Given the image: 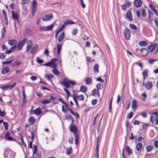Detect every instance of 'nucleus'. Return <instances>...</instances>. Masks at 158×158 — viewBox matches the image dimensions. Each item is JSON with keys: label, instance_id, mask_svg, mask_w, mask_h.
Listing matches in <instances>:
<instances>
[{"label": "nucleus", "instance_id": "1", "mask_svg": "<svg viewBox=\"0 0 158 158\" xmlns=\"http://www.w3.org/2000/svg\"><path fill=\"white\" fill-rule=\"evenodd\" d=\"M65 118L66 120H68L69 121H71V123L69 128L70 131L73 133L75 138V143L76 145H77L79 144L80 135L78 133V129L77 126L74 124V119L71 114H66Z\"/></svg>", "mask_w": 158, "mask_h": 158}, {"label": "nucleus", "instance_id": "2", "mask_svg": "<svg viewBox=\"0 0 158 158\" xmlns=\"http://www.w3.org/2000/svg\"><path fill=\"white\" fill-rule=\"evenodd\" d=\"M61 84L64 87L63 89V90L66 92L67 96L68 98L69 97L71 96V94L67 89L71 87L70 85L73 86L76 85L77 83L74 81L65 78L64 80L61 81Z\"/></svg>", "mask_w": 158, "mask_h": 158}, {"label": "nucleus", "instance_id": "3", "mask_svg": "<svg viewBox=\"0 0 158 158\" xmlns=\"http://www.w3.org/2000/svg\"><path fill=\"white\" fill-rule=\"evenodd\" d=\"M27 40V39L25 38L19 43L17 46L18 50H20L23 49V46Z\"/></svg>", "mask_w": 158, "mask_h": 158}, {"label": "nucleus", "instance_id": "4", "mask_svg": "<svg viewBox=\"0 0 158 158\" xmlns=\"http://www.w3.org/2000/svg\"><path fill=\"white\" fill-rule=\"evenodd\" d=\"M124 36L126 40H128L131 37V33L130 30L127 27L124 30Z\"/></svg>", "mask_w": 158, "mask_h": 158}, {"label": "nucleus", "instance_id": "5", "mask_svg": "<svg viewBox=\"0 0 158 158\" xmlns=\"http://www.w3.org/2000/svg\"><path fill=\"white\" fill-rule=\"evenodd\" d=\"M144 81L145 80H143L142 83V85L143 86H144L145 88L147 89H151L153 86L152 82L150 81H147L145 84Z\"/></svg>", "mask_w": 158, "mask_h": 158}, {"label": "nucleus", "instance_id": "6", "mask_svg": "<svg viewBox=\"0 0 158 158\" xmlns=\"http://www.w3.org/2000/svg\"><path fill=\"white\" fill-rule=\"evenodd\" d=\"M131 2L126 1L125 4L122 5L121 6L123 10H126L127 9L130 8L131 7Z\"/></svg>", "mask_w": 158, "mask_h": 158}, {"label": "nucleus", "instance_id": "7", "mask_svg": "<svg viewBox=\"0 0 158 158\" xmlns=\"http://www.w3.org/2000/svg\"><path fill=\"white\" fill-rule=\"evenodd\" d=\"M5 137L6 139L10 141H15L16 139L10 137V133L8 131H6L5 134Z\"/></svg>", "mask_w": 158, "mask_h": 158}, {"label": "nucleus", "instance_id": "8", "mask_svg": "<svg viewBox=\"0 0 158 158\" xmlns=\"http://www.w3.org/2000/svg\"><path fill=\"white\" fill-rule=\"evenodd\" d=\"M150 121L151 123L156 125H158V116L155 118L154 116L152 115L150 116Z\"/></svg>", "mask_w": 158, "mask_h": 158}, {"label": "nucleus", "instance_id": "9", "mask_svg": "<svg viewBox=\"0 0 158 158\" xmlns=\"http://www.w3.org/2000/svg\"><path fill=\"white\" fill-rule=\"evenodd\" d=\"M16 84V83H15L13 84V85H6L3 87H2L0 88L2 89L3 90H5L6 89V90H8L9 89H13L15 86Z\"/></svg>", "mask_w": 158, "mask_h": 158}, {"label": "nucleus", "instance_id": "10", "mask_svg": "<svg viewBox=\"0 0 158 158\" xmlns=\"http://www.w3.org/2000/svg\"><path fill=\"white\" fill-rule=\"evenodd\" d=\"M66 109H65L64 108V106L63 105L62 106V111L64 113H66L68 111H69L70 113L73 115H75V113L73 111V110L70 108L67 107L66 108Z\"/></svg>", "mask_w": 158, "mask_h": 158}, {"label": "nucleus", "instance_id": "11", "mask_svg": "<svg viewBox=\"0 0 158 158\" xmlns=\"http://www.w3.org/2000/svg\"><path fill=\"white\" fill-rule=\"evenodd\" d=\"M126 18L130 21H131L133 20L132 13L131 10H128L127 11Z\"/></svg>", "mask_w": 158, "mask_h": 158}, {"label": "nucleus", "instance_id": "12", "mask_svg": "<svg viewBox=\"0 0 158 158\" xmlns=\"http://www.w3.org/2000/svg\"><path fill=\"white\" fill-rule=\"evenodd\" d=\"M131 107L132 110L135 111L137 107V101L135 99H133L131 104Z\"/></svg>", "mask_w": 158, "mask_h": 158}, {"label": "nucleus", "instance_id": "13", "mask_svg": "<svg viewBox=\"0 0 158 158\" xmlns=\"http://www.w3.org/2000/svg\"><path fill=\"white\" fill-rule=\"evenodd\" d=\"M72 96H74L76 99H77L79 101H83L84 99V97L82 94L77 95V94L74 93L72 95Z\"/></svg>", "mask_w": 158, "mask_h": 158}, {"label": "nucleus", "instance_id": "14", "mask_svg": "<svg viewBox=\"0 0 158 158\" xmlns=\"http://www.w3.org/2000/svg\"><path fill=\"white\" fill-rule=\"evenodd\" d=\"M33 46V42L31 40L29 41L26 47V51L28 52L31 48Z\"/></svg>", "mask_w": 158, "mask_h": 158}, {"label": "nucleus", "instance_id": "15", "mask_svg": "<svg viewBox=\"0 0 158 158\" xmlns=\"http://www.w3.org/2000/svg\"><path fill=\"white\" fill-rule=\"evenodd\" d=\"M148 53V51L147 49L143 48L140 50V54L143 56H146Z\"/></svg>", "mask_w": 158, "mask_h": 158}, {"label": "nucleus", "instance_id": "16", "mask_svg": "<svg viewBox=\"0 0 158 158\" xmlns=\"http://www.w3.org/2000/svg\"><path fill=\"white\" fill-rule=\"evenodd\" d=\"M93 96H95L99 97V91L98 89H93L91 92Z\"/></svg>", "mask_w": 158, "mask_h": 158}, {"label": "nucleus", "instance_id": "17", "mask_svg": "<svg viewBox=\"0 0 158 158\" xmlns=\"http://www.w3.org/2000/svg\"><path fill=\"white\" fill-rule=\"evenodd\" d=\"M52 18V14H47L45 15L44 17H43V20L44 21L50 20Z\"/></svg>", "mask_w": 158, "mask_h": 158}, {"label": "nucleus", "instance_id": "18", "mask_svg": "<svg viewBox=\"0 0 158 158\" xmlns=\"http://www.w3.org/2000/svg\"><path fill=\"white\" fill-rule=\"evenodd\" d=\"M19 15L18 14L15 13L14 10L12 11V17L14 19L19 21Z\"/></svg>", "mask_w": 158, "mask_h": 158}, {"label": "nucleus", "instance_id": "19", "mask_svg": "<svg viewBox=\"0 0 158 158\" xmlns=\"http://www.w3.org/2000/svg\"><path fill=\"white\" fill-rule=\"evenodd\" d=\"M10 70V68L8 67H5L3 68L1 71L2 73L3 74H5L8 73Z\"/></svg>", "mask_w": 158, "mask_h": 158}, {"label": "nucleus", "instance_id": "20", "mask_svg": "<svg viewBox=\"0 0 158 158\" xmlns=\"http://www.w3.org/2000/svg\"><path fill=\"white\" fill-rule=\"evenodd\" d=\"M18 42L15 40H10L8 41V44L11 46H16Z\"/></svg>", "mask_w": 158, "mask_h": 158}, {"label": "nucleus", "instance_id": "21", "mask_svg": "<svg viewBox=\"0 0 158 158\" xmlns=\"http://www.w3.org/2000/svg\"><path fill=\"white\" fill-rule=\"evenodd\" d=\"M28 121L30 124L33 125L35 122V119L33 116H31L28 118Z\"/></svg>", "mask_w": 158, "mask_h": 158}, {"label": "nucleus", "instance_id": "22", "mask_svg": "<svg viewBox=\"0 0 158 158\" xmlns=\"http://www.w3.org/2000/svg\"><path fill=\"white\" fill-rule=\"evenodd\" d=\"M85 82L86 85H90L92 83V79L91 77H87L85 79Z\"/></svg>", "mask_w": 158, "mask_h": 158}, {"label": "nucleus", "instance_id": "23", "mask_svg": "<svg viewBox=\"0 0 158 158\" xmlns=\"http://www.w3.org/2000/svg\"><path fill=\"white\" fill-rule=\"evenodd\" d=\"M134 3L135 6L137 7H140L142 5V2L140 0H136Z\"/></svg>", "mask_w": 158, "mask_h": 158}, {"label": "nucleus", "instance_id": "24", "mask_svg": "<svg viewBox=\"0 0 158 158\" xmlns=\"http://www.w3.org/2000/svg\"><path fill=\"white\" fill-rule=\"evenodd\" d=\"M38 48V47L37 45H34L32 49L30 51V53L32 54L35 53L36 52Z\"/></svg>", "mask_w": 158, "mask_h": 158}, {"label": "nucleus", "instance_id": "25", "mask_svg": "<svg viewBox=\"0 0 158 158\" xmlns=\"http://www.w3.org/2000/svg\"><path fill=\"white\" fill-rule=\"evenodd\" d=\"M64 37V32H62L60 35L58 39V41L59 42H62Z\"/></svg>", "mask_w": 158, "mask_h": 158}, {"label": "nucleus", "instance_id": "26", "mask_svg": "<svg viewBox=\"0 0 158 158\" xmlns=\"http://www.w3.org/2000/svg\"><path fill=\"white\" fill-rule=\"evenodd\" d=\"M125 149L128 153L129 155H131L132 153V150L128 146H126L125 147Z\"/></svg>", "mask_w": 158, "mask_h": 158}, {"label": "nucleus", "instance_id": "27", "mask_svg": "<svg viewBox=\"0 0 158 158\" xmlns=\"http://www.w3.org/2000/svg\"><path fill=\"white\" fill-rule=\"evenodd\" d=\"M21 63V62L19 61H16L14 62L11 64V67L12 68H14L16 66H18Z\"/></svg>", "mask_w": 158, "mask_h": 158}, {"label": "nucleus", "instance_id": "28", "mask_svg": "<svg viewBox=\"0 0 158 158\" xmlns=\"http://www.w3.org/2000/svg\"><path fill=\"white\" fill-rule=\"evenodd\" d=\"M80 91L84 93H85L87 91V88L86 86L82 85L80 87Z\"/></svg>", "mask_w": 158, "mask_h": 158}, {"label": "nucleus", "instance_id": "29", "mask_svg": "<svg viewBox=\"0 0 158 158\" xmlns=\"http://www.w3.org/2000/svg\"><path fill=\"white\" fill-rule=\"evenodd\" d=\"M42 113L41 109L39 108H37L34 111V113L35 114L38 115Z\"/></svg>", "mask_w": 158, "mask_h": 158}, {"label": "nucleus", "instance_id": "30", "mask_svg": "<svg viewBox=\"0 0 158 158\" xmlns=\"http://www.w3.org/2000/svg\"><path fill=\"white\" fill-rule=\"evenodd\" d=\"M6 30L5 27H3L1 30V33L2 34L1 38L2 39L4 38L6 33Z\"/></svg>", "mask_w": 158, "mask_h": 158}, {"label": "nucleus", "instance_id": "31", "mask_svg": "<svg viewBox=\"0 0 158 158\" xmlns=\"http://www.w3.org/2000/svg\"><path fill=\"white\" fill-rule=\"evenodd\" d=\"M37 2L35 0H33L32 3V10H35L37 7Z\"/></svg>", "mask_w": 158, "mask_h": 158}, {"label": "nucleus", "instance_id": "32", "mask_svg": "<svg viewBox=\"0 0 158 158\" xmlns=\"http://www.w3.org/2000/svg\"><path fill=\"white\" fill-rule=\"evenodd\" d=\"M148 70L146 69L144 70L142 72V74L143 77V80H145L146 77L148 75Z\"/></svg>", "mask_w": 158, "mask_h": 158}, {"label": "nucleus", "instance_id": "33", "mask_svg": "<svg viewBox=\"0 0 158 158\" xmlns=\"http://www.w3.org/2000/svg\"><path fill=\"white\" fill-rule=\"evenodd\" d=\"M148 48L150 52H152L155 50V47L154 44H152L148 46Z\"/></svg>", "mask_w": 158, "mask_h": 158}, {"label": "nucleus", "instance_id": "34", "mask_svg": "<svg viewBox=\"0 0 158 158\" xmlns=\"http://www.w3.org/2000/svg\"><path fill=\"white\" fill-rule=\"evenodd\" d=\"M153 148V146L152 145H150L148 146H146V150L148 152L151 151Z\"/></svg>", "mask_w": 158, "mask_h": 158}, {"label": "nucleus", "instance_id": "35", "mask_svg": "<svg viewBox=\"0 0 158 158\" xmlns=\"http://www.w3.org/2000/svg\"><path fill=\"white\" fill-rule=\"evenodd\" d=\"M142 147V144L141 143H138L136 145V148L138 151H139L141 150Z\"/></svg>", "mask_w": 158, "mask_h": 158}, {"label": "nucleus", "instance_id": "36", "mask_svg": "<svg viewBox=\"0 0 158 158\" xmlns=\"http://www.w3.org/2000/svg\"><path fill=\"white\" fill-rule=\"evenodd\" d=\"M64 23L65 24L67 25L69 24H74L75 23V22L72 21L71 20L69 19L66 20Z\"/></svg>", "mask_w": 158, "mask_h": 158}, {"label": "nucleus", "instance_id": "37", "mask_svg": "<svg viewBox=\"0 0 158 158\" xmlns=\"http://www.w3.org/2000/svg\"><path fill=\"white\" fill-rule=\"evenodd\" d=\"M30 131L31 135V139H32V140H34L35 135L36 133V131H34V130H33V131L31 130Z\"/></svg>", "mask_w": 158, "mask_h": 158}, {"label": "nucleus", "instance_id": "38", "mask_svg": "<svg viewBox=\"0 0 158 158\" xmlns=\"http://www.w3.org/2000/svg\"><path fill=\"white\" fill-rule=\"evenodd\" d=\"M57 55H59L60 54V52L61 48V46L60 44H58L57 45Z\"/></svg>", "mask_w": 158, "mask_h": 158}, {"label": "nucleus", "instance_id": "39", "mask_svg": "<svg viewBox=\"0 0 158 158\" xmlns=\"http://www.w3.org/2000/svg\"><path fill=\"white\" fill-rule=\"evenodd\" d=\"M139 44L140 46H146L148 45V43L145 41H142L140 42Z\"/></svg>", "mask_w": 158, "mask_h": 158}, {"label": "nucleus", "instance_id": "40", "mask_svg": "<svg viewBox=\"0 0 158 158\" xmlns=\"http://www.w3.org/2000/svg\"><path fill=\"white\" fill-rule=\"evenodd\" d=\"M99 65L98 64H95L94 67L93 69L95 72L97 73L99 72Z\"/></svg>", "mask_w": 158, "mask_h": 158}, {"label": "nucleus", "instance_id": "41", "mask_svg": "<svg viewBox=\"0 0 158 158\" xmlns=\"http://www.w3.org/2000/svg\"><path fill=\"white\" fill-rule=\"evenodd\" d=\"M113 98V97H112L110 101L109 106V112L110 113H112V103Z\"/></svg>", "mask_w": 158, "mask_h": 158}, {"label": "nucleus", "instance_id": "42", "mask_svg": "<svg viewBox=\"0 0 158 158\" xmlns=\"http://www.w3.org/2000/svg\"><path fill=\"white\" fill-rule=\"evenodd\" d=\"M72 148L71 147H70L69 148L67 149L66 151V154L68 155H69L72 153Z\"/></svg>", "mask_w": 158, "mask_h": 158}, {"label": "nucleus", "instance_id": "43", "mask_svg": "<svg viewBox=\"0 0 158 158\" xmlns=\"http://www.w3.org/2000/svg\"><path fill=\"white\" fill-rule=\"evenodd\" d=\"M99 139V137H98L97 138V142L96 145V152L98 153L99 151V145H98V142Z\"/></svg>", "mask_w": 158, "mask_h": 158}, {"label": "nucleus", "instance_id": "44", "mask_svg": "<svg viewBox=\"0 0 158 158\" xmlns=\"http://www.w3.org/2000/svg\"><path fill=\"white\" fill-rule=\"evenodd\" d=\"M54 26L53 24H52L49 26H48L46 27V30L48 31H51L52 30L53 27Z\"/></svg>", "mask_w": 158, "mask_h": 158}, {"label": "nucleus", "instance_id": "45", "mask_svg": "<svg viewBox=\"0 0 158 158\" xmlns=\"http://www.w3.org/2000/svg\"><path fill=\"white\" fill-rule=\"evenodd\" d=\"M129 26H130V28L131 29H133L134 30H136L137 29V27L136 26V25H134L133 24H132V23L130 24H129Z\"/></svg>", "mask_w": 158, "mask_h": 158}, {"label": "nucleus", "instance_id": "46", "mask_svg": "<svg viewBox=\"0 0 158 158\" xmlns=\"http://www.w3.org/2000/svg\"><path fill=\"white\" fill-rule=\"evenodd\" d=\"M58 100L59 101L63 103L65 105V108H67V107H68V104L65 102H64V100L62 99H61V98H58Z\"/></svg>", "mask_w": 158, "mask_h": 158}, {"label": "nucleus", "instance_id": "47", "mask_svg": "<svg viewBox=\"0 0 158 158\" xmlns=\"http://www.w3.org/2000/svg\"><path fill=\"white\" fill-rule=\"evenodd\" d=\"M51 102V101L50 100H43L41 101V103L43 104H49Z\"/></svg>", "mask_w": 158, "mask_h": 158}, {"label": "nucleus", "instance_id": "48", "mask_svg": "<svg viewBox=\"0 0 158 158\" xmlns=\"http://www.w3.org/2000/svg\"><path fill=\"white\" fill-rule=\"evenodd\" d=\"M38 150V148L36 145H33V153L34 154H36Z\"/></svg>", "mask_w": 158, "mask_h": 158}, {"label": "nucleus", "instance_id": "49", "mask_svg": "<svg viewBox=\"0 0 158 158\" xmlns=\"http://www.w3.org/2000/svg\"><path fill=\"white\" fill-rule=\"evenodd\" d=\"M52 72L55 75H58L60 73L59 72L57 69V68L56 69H52Z\"/></svg>", "mask_w": 158, "mask_h": 158}, {"label": "nucleus", "instance_id": "50", "mask_svg": "<svg viewBox=\"0 0 158 158\" xmlns=\"http://www.w3.org/2000/svg\"><path fill=\"white\" fill-rule=\"evenodd\" d=\"M3 124L4 127L6 130H7L8 129L9 125L7 122H4L3 123Z\"/></svg>", "mask_w": 158, "mask_h": 158}, {"label": "nucleus", "instance_id": "51", "mask_svg": "<svg viewBox=\"0 0 158 158\" xmlns=\"http://www.w3.org/2000/svg\"><path fill=\"white\" fill-rule=\"evenodd\" d=\"M133 113L132 111H131L130 113H129L127 115V118H128V119H130L133 116Z\"/></svg>", "mask_w": 158, "mask_h": 158}, {"label": "nucleus", "instance_id": "52", "mask_svg": "<svg viewBox=\"0 0 158 158\" xmlns=\"http://www.w3.org/2000/svg\"><path fill=\"white\" fill-rule=\"evenodd\" d=\"M152 15V13L151 12V10H148V18L150 21L152 20V19H151V17Z\"/></svg>", "mask_w": 158, "mask_h": 158}, {"label": "nucleus", "instance_id": "53", "mask_svg": "<svg viewBox=\"0 0 158 158\" xmlns=\"http://www.w3.org/2000/svg\"><path fill=\"white\" fill-rule=\"evenodd\" d=\"M37 62L39 64H41L44 62V60L42 59H40L39 57H38L36 59Z\"/></svg>", "mask_w": 158, "mask_h": 158}, {"label": "nucleus", "instance_id": "54", "mask_svg": "<svg viewBox=\"0 0 158 158\" xmlns=\"http://www.w3.org/2000/svg\"><path fill=\"white\" fill-rule=\"evenodd\" d=\"M77 30L76 28L73 29L72 32V34L73 35H77Z\"/></svg>", "mask_w": 158, "mask_h": 158}, {"label": "nucleus", "instance_id": "55", "mask_svg": "<svg viewBox=\"0 0 158 158\" xmlns=\"http://www.w3.org/2000/svg\"><path fill=\"white\" fill-rule=\"evenodd\" d=\"M102 86H103L102 84H100V83L98 84L97 85V86H96L97 89H98V90H100L101 89V87Z\"/></svg>", "mask_w": 158, "mask_h": 158}, {"label": "nucleus", "instance_id": "56", "mask_svg": "<svg viewBox=\"0 0 158 158\" xmlns=\"http://www.w3.org/2000/svg\"><path fill=\"white\" fill-rule=\"evenodd\" d=\"M148 126V124L146 123H143L142 125V128L143 129L146 130L147 127Z\"/></svg>", "mask_w": 158, "mask_h": 158}, {"label": "nucleus", "instance_id": "57", "mask_svg": "<svg viewBox=\"0 0 158 158\" xmlns=\"http://www.w3.org/2000/svg\"><path fill=\"white\" fill-rule=\"evenodd\" d=\"M13 60H11L7 61H2V63L3 64H10L13 61Z\"/></svg>", "mask_w": 158, "mask_h": 158}, {"label": "nucleus", "instance_id": "58", "mask_svg": "<svg viewBox=\"0 0 158 158\" xmlns=\"http://www.w3.org/2000/svg\"><path fill=\"white\" fill-rule=\"evenodd\" d=\"M22 89L23 98H26V95L25 93L24 86H23Z\"/></svg>", "mask_w": 158, "mask_h": 158}, {"label": "nucleus", "instance_id": "59", "mask_svg": "<svg viewBox=\"0 0 158 158\" xmlns=\"http://www.w3.org/2000/svg\"><path fill=\"white\" fill-rule=\"evenodd\" d=\"M44 77L48 81H52V80L50 77L49 75L48 74H45Z\"/></svg>", "mask_w": 158, "mask_h": 158}, {"label": "nucleus", "instance_id": "60", "mask_svg": "<svg viewBox=\"0 0 158 158\" xmlns=\"http://www.w3.org/2000/svg\"><path fill=\"white\" fill-rule=\"evenodd\" d=\"M6 56V55L4 53H0V58L4 59Z\"/></svg>", "mask_w": 158, "mask_h": 158}, {"label": "nucleus", "instance_id": "61", "mask_svg": "<svg viewBox=\"0 0 158 158\" xmlns=\"http://www.w3.org/2000/svg\"><path fill=\"white\" fill-rule=\"evenodd\" d=\"M52 64L51 65L50 67L53 68V69H56L57 68V65L55 63H52Z\"/></svg>", "mask_w": 158, "mask_h": 158}, {"label": "nucleus", "instance_id": "62", "mask_svg": "<svg viewBox=\"0 0 158 158\" xmlns=\"http://www.w3.org/2000/svg\"><path fill=\"white\" fill-rule=\"evenodd\" d=\"M156 61V60L154 59H150L148 60V62L151 64H153L154 62Z\"/></svg>", "mask_w": 158, "mask_h": 158}, {"label": "nucleus", "instance_id": "63", "mask_svg": "<svg viewBox=\"0 0 158 158\" xmlns=\"http://www.w3.org/2000/svg\"><path fill=\"white\" fill-rule=\"evenodd\" d=\"M98 102V100L97 99H94L92 101L91 103L93 105H95Z\"/></svg>", "mask_w": 158, "mask_h": 158}, {"label": "nucleus", "instance_id": "64", "mask_svg": "<svg viewBox=\"0 0 158 158\" xmlns=\"http://www.w3.org/2000/svg\"><path fill=\"white\" fill-rule=\"evenodd\" d=\"M154 22L155 23V25L156 26L158 27V18H156L154 20Z\"/></svg>", "mask_w": 158, "mask_h": 158}]
</instances>
